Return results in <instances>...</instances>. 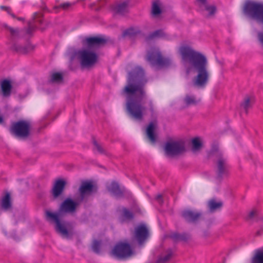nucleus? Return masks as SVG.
<instances>
[{
    "label": "nucleus",
    "mask_w": 263,
    "mask_h": 263,
    "mask_svg": "<svg viewBox=\"0 0 263 263\" xmlns=\"http://www.w3.org/2000/svg\"><path fill=\"white\" fill-rule=\"evenodd\" d=\"M147 80L143 68L136 66L128 73V84L122 90L126 99V108L128 114L134 119L142 121L145 107L143 101L146 98L144 86Z\"/></svg>",
    "instance_id": "1"
},
{
    "label": "nucleus",
    "mask_w": 263,
    "mask_h": 263,
    "mask_svg": "<svg viewBox=\"0 0 263 263\" xmlns=\"http://www.w3.org/2000/svg\"><path fill=\"white\" fill-rule=\"evenodd\" d=\"M180 53L187 74L196 71L198 72L194 84L198 87H204L209 79L207 70L208 61L204 55L197 52L188 46L180 47Z\"/></svg>",
    "instance_id": "2"
},
{
    "label": "nucleus",
    "mask_w": 263,
    "mask_h": 263,
    "mask_svg": "<svg viewBox=\"0 0 263 263\" xmlns=\"http://www.w3.org/2000/svg\"><path fill=\"white\" fill-rule=\"evenodd\" d=\"M78 204V202L73 201L70 198H67L61 204L59 213H53L49 211L46 212L47 218L55 222L56 231L64 237H67L69 233L65 226L60 221V213H73L75 212Z\"/></svg>",
    "instance_id": "3"
},
{
    "label": "nucleus",
    "mask_w": 263,
    "mask_h": 263,
    "mask_svg": "<svg viewBox=\"0 0 263 263\" xmlns=\"http://www.w3.org/2000/svg\"><path fill=\"white\" fill-rule=\"evenodd\" d=\"M243 12L249 18L263 24V3L248 1L245 3Z\"/></svg>",
    "instance_id": "4"
},
{
    "label": "nucleus",
    "mask_w": 263,
    "mask_h": 263,
    "mask_svg": "<svg viewBox=\"0 0 263 263\" xmlns=\"http://www.w3.org/2000/svg\"><path fill=\"white\" fill-rule=\"evenodd\" d=\"M146 60L152 66L158 68L167 67L172 64V60L168 58H163L159 49L155 47L148 52Z\"/></svg>",
    "instance_id": "5"
},
{
    "label": "nucleus",
    "mask_w": 263,
    "mask_h": 263,
    "mask_svg": "<svg viewBox=\"0 0 263 263\" xmlns=\"http://www.w3.org/2000/svg\"><path fill=\"white\" fill-rule=\"evenodd\" d=\"M10 132L16 137H27L30 132V124L25 120H21L12 123Z\"/></svg>",
    "instance_id": "6"
},
{
    "label": "nucleus",
    "mask_w": 263,
    "mask_h": 263,
    "mask_svg": "<svg viewBox=\"0 0 263 263\" xmlns=\"http://www.w3.org/2000/svg\"><path fill=\"white\" fill-rule=\"evenodd\" d=\"M77 55L82 67H89L97 62V54L87 49L80 50L77 52Z\"/></svg>",
    "instance_id": "7"
},
{
    "label": "nucleus",
    "mask_w": 263,
    "mask_h": 263,
    "mask_svg": "<svg viewBox=\"0 0 263 263\" xmlns=\"http://www.w3.org/2000/svg\"><path fill=\"white\" fill-rule=\"evenodd\" d=\"M164 151L167 156L173 157L183 153L185 151V146L181 141H171L165 143Z\"/></svg>",
    "instance_id": "8"
},
{
    "label": "nucleus",
    "mask_w": 263,
    "mask_h": 263,
    "mask_svg": "<svg viewBox=\"0 0 263 263\" xmlns=\"http://www.w3.org/2000/svg\"><path fill=\"white\" fill-rule=\"evenodd\" d=\"M113 254L119 258H127L132 255L133 250L129 244L120 243L117 245L112 250Z\"/></svg>",
    "instance_id": "9"
},
{
    "label": "nucleus",
    "mask_w": 263,
    "mask_h": 263,
    "mask_svg": "<svg viewBox=\"0 0 263 263\" xmlns=\"http://www.w3.org/2000/svg\"><path fill=\"white\" fill-rule=\"evenodd\" d=\"M134 236L139 245H142L148 237L149 231L144 224H141L135 228Z\"/></svg>",
    "instance_id": "10"
},
{
    "label": "nucleus",
    "mask_w": 263,
    "mask_h": 263,
    "mask_svg": "<svg viewBox=\"0 0 263 263\" xmlns=\"http://www.w3.org/2000/svg\"><path fill=\"white\" fill-rule=\"evenodd\" d=\"M217 166V173L218 177L222 178V177L226 176L228 175L229 166L226 159L222 157H220L218 158Z\"/></svg>",
    "instance_id": "11"
},
{
    "label": "nucleus",
    "mask_w": 263,
    "mask_h": 263,
    "mask_svg": "<svg viewBox=\"0 0 263 263\" xmlns=\"http://www.w3.org/2000/svg\"><path fill=\"white\" fill-rule=\"evenodd\" d=\"M129 1L126 0L122 3L112 5L111 11L114 14L124 15L128 12Z\"/></svg>",
    "instance_id": "12"
},
{
    "label": "nucleus",
    "mask_w": 263,
    "mask_h": 263,
    "mask_svg": "<svg viewBox=\"0 0 263 263\" xmlns=\"http://www.w3.org/2000/svg\"><path fill=\"white\" fill-rule=\"evenodd\" d=\"M201 213L195 211L187 210L182 213V216L188 222H195L201 216Z\"/></svg>",
    "instance_id": "13"
},
{
    "label": "nucleus",
    "mask_w": 263,
    "mask_h": 263,
    "mask_svg": "<svg viewBox=\"0 0 263 263\" xmlns=\"http://www.w3.org/2000/svg\"><path fill=\"white\" fill-rule=\"evenodd\" d=\"M43 14L41 13L35 12L33 15V21L32 22L28 23V27L26 29V33L28 34H31L34 31L36 28V25L34 24V23H39L42 24L43 23L42 20Z\"/></svg>",
    "instance_id": "14"
},
{
    "label": "nucleus",
    "mask_w": 263,
    "mask_h": 263,
    "mask_svg": "<svg viewBox=\"0 0 263 263\" xmlns=\"http://www.w3.org/2000/svg\"><path fill=\"white\" fill-rule=\"evenodd\" d=\"M94 188L95 186L90 182L85 181L82 182L79 189L81 196V201L83 200L85 195L91 193L93 191Z\"/></svg>",
    "instance_id": "15"
},
{
    "label": "nucleus",
    "mask_w": 263,
    "mask_h": 263,
    "mask_svg": "<svg viewBox=\"0 0 263 263\" xmlns=\"http://www.w3.org/2000/svg\"><path fill=\"white\" fill-rule=\"evenodd\" d=\"M157 127L156 121H153L149 123L146 128V135L148 139L153 143L156 141V136L155 134V130Z\"/></svg>",
    "instance_id": "16"
},
{
    "label": "nucleus",
    "mask_w": 263,
    "mask_h": 263,
    "mask_svg": "<svg viewBox=\"0 0 263 263\" xmlns=\"http://www.w3.org/2000/svg\"><path fill=\"white\" fill-rule=\"evenodd\" d=\"M65 185L64 180L59 179L55 183L52 190V195L54 198L59 197L62 193Z\"/></svg>",
    "instance_id": "17"
},
{
    "label": "nucleus",
    "mask_w": 263,
    "mask_h": 263,
    "mask_svg": "<svg viewBox=\"0 0 263 263\" xmlns=\"http://www.w3.org/2000/svg\"><path fill=\"white\" fill-rule=\"evenodd\" d=\"M1 208L6 211L10 210L12 207L10 194L7 193L2 198L0 203Z\"/></svg>",
    "instance_id": "18"
},
{
    "label": "nucleus",
    "mask_w": 263,
    "mask_h": 263,
    "mask_svg": "<svg viewBox=\"0 0 263 263\" xmlns=\"http://www.w3.org/2000/svg\"><path fill=\"white\" fill-rule=\"evenodd\" d=\"M86 43L90 48L99 46L106 43L104 39L99 37H92L86 39Z\"/></svg>",
    "instance_id": "19"
},
{
    "label": "nucleus",
    "mask_w": 263,
    "mask_h": 263,
    "mask_svg": "<svg viewBox=\"0 0 263 263\" xmlns=\"http://www.w3.org/2000/svg\"><path fill=\"white\" fill-rule=\"evenodd\" d=\"M1 89L4 97L9 96L12 89L10 81L6 79L3 80L1 82Z\"/></svg>",
    "instance_id": "20"
},
{
    "label": "nucleus",
    "mask_w": 263,
    "mask_h": 263,
    "mask_svg": "<svg viewBox=\"0 0 263 263\" xmlns=\"http://www.w3.org/2000/svg\"><path fill=\"white\" fill-rule=\"evenodd\" d=\"M108 190L116 196L121 197L123 195V190L120 188L119 185L116 182H112L108 186Z\"/></svg>",
    "instance_id": "21"
},
{
    "label": "nucleus",
    "mask_w": 263,
    "mask_h": 263,
    "mask_svg": "<svg viewBox=\"0 0 263 263\" xmlns=\"http://www.w3.org/2000/svg\"><path fill=\"white\" fill-rule=\"evenodd\" d=\"M173 256V251L169 249L163 252L158 258L157 263H167Z\"/></svg>",
    "instance_id": "22"
},
{
    "label": "nucleus",
    "mask_w": 263,
    "mask_h": 263,
    "mask_svg": "<svg viewBox=\"0 0 263 263\" xmlns=\"http://www.w3.org/2000/svg\"><path fill=\"white\" fill-rule=\"evenodd\" d=\"M141 33L138 28L130 27L123 32V36H128L129 38H133Z\"/></svg>",
    "instance_id": "23"
},
{
    "label": "nucleus",
    "mask_w": 263,
    "mask_h": 263,
    "mask_svg": "<svg viewBox=\"0 0 263 263\" xmlns=\"http://www.w3.org/2000/svg\"><path fill=\"white\" fill-rule=\"evenodd\" d=\"M200 101L193 95H187L183 99V102L186 106L195 105Z\"/></svg>",
    "instance_id": "24"
},
{
    "label": "nucleus",
    "mask_w": 263,
    "mask_h": 263,
    "mask_svg": "<svg viewBox=\"0 0 263 263\" xmlns=\"http://www.w3.org/2000/svg\"><path fill=\"white\" fill-rule=\"evenodd\" d=\"M29 48L30 46L28 45L22 46L18 44H14L12 47L13 50L18 53L24 54L27 53Z\"/></svg>",
    "instance_id": "25"
},
{
    "label": "nucleus",
    "mask_w": 263,
    "mask_h": 263,
    "mask_svg": "<svg viewBox=\"0 0 263 263\" xmlns=\"http://www.w3.org/2000/svg\"><path fill=\"white\" fill-rule=\"evenodd\" d=\"M208 206L211 211H214L222 206L221 201L216 202L214 199H211L208 202Z\"/></svg>",
    "instance_id": "26"
},
{
    "label": "nucleus",
    "mask_w": 263,
    "mask_h": 263,
    "mask_svg": "<svg viewBox=\"0 0 263 263\" xmlns=\"http://www.w3.org/2000/svg\"><path fill=\"white\" fill-rule=\"evenodd\" d=\"M252 263H263V249L256 251L252 259Z\"/></svg>",
    "instance_id": "27"
},
{
    "label": "nucleus",
    "mask_w": 263,
    "mask_h": 263,
    "mask_svg": "<svg viewBox=\"0 0 263 263\" xmlns=\"http://www.w3.org/2000/svg\"><path fill=\"white\" fill-rule=\"evenodd\" d=\"M171 238L175 241H186L189 238V235L185 233H174L172 234Z\"/></svg>",
    "instance_id": "28"
},
{
    "label": "nucleus",
    "mask_w": 263,
    "mask_h": 263,
    "mask_svg": "<svg viewBox=\"0 0 263 263\" xmlns=\"http://www.w3.org/2000/svg\"><path fill=\"white\" fill-rule=\"evenodd\" d=\"M74 5V3H70V2H64L60 4L59 5L55 6L54 7L55 10L57 9H62L63 10H69Z\"/></svg>",
    "instance_id": "29"
},
{
    "label": "nucleus",
    "mask_w": 263,
    "mask_h": 263,
    "mask_svg": "<svg viewBox=\"0 0 263 263\" xmlns=\"http://www.w3.org/2000/svg\"><path fill=\"white\" fill-rule=\"evenodd\" d=\"M122 220H130L133 219L134 214L126 208H123L122 215Z\"/></svg>",
    "instance_id": "30"
},
{
    "label": "nucleus",
    "mask_w": 263,
    "mask_h": 263,
    "mask_svg": "<svg viewBox=\"0 0 263 263\" xmlns=\"http://www.w3.org/2000/svg\"><path fill=\"white\" fill-rule=\"evenodd\" d=\"M165 35V33L163 30H157L153 32L150 33L147 36V40H151L154 38L163 37Z\"/></svg>",
    "instance_id": "31"
},
{
    "label": "nucleus",
    "mask_w": 263,
    "mask_h": 263,
    "mask_svg": "<svg viewBox=\"0 0 263 263\" xmlns=\"http://www.w3.org/2000/svg\"><path fill=\"white\" fill-rule=\"evenodd\" d=\"M202 143L199 138H195L192 140V151L196 152L200 149Z\"/></svg>",
    "instance_id": "32"
},
{
    "label": "nucleus",
    "mask_w": 263,
    "mask_h": 263,
    "mask_svg": "<svg viewBox=\"0 0 263 263\" xmlns=\"http://www.w3.org/2000/svg\"><path fill=\"white\" fill-rule=\"evenodd\" d=\"M63 76L60 72L53 73L51 77L50 81L51 82L60 83L63 81Z\"/></svg>",
    "instance_id": "33"
},
{
    "label": "nucleus",
    "mask_w": 263,
    "mask_h": 263,
    "mask_svg": "<svg viewBox=\"0 0 263 263\" xmlns=\"http://www.w3.org/2000/svg\"><path fill=\"white\" fill-rule=\"evenodd\" d=\"M161 10L159 6V4L157 2H154L152 6V13L154 15H157L160 14Z\"/></svg>",
    "instance_id": "34"
},
{
    "label": "nucleus",
    "mask_w": 263,
    "mask_h": 263,
    "mask_svg": "<svg viewBox=\"0 0 263 263\" xmlns=\"http://www.w3.org/2000/svg\"><path fill=\"white\" fill-rule=\"evenodd\" d=\"M101 242L98 240H95L92 245V249L96 253H99L100 252Z\"/></svg>",
    "instance_id": "35"
},
{
    "label": "nucleus",
    "mask_w": 263,
    "mask_h": 263,
    "mask_svg": "<svg viewBox=\"0 0 263 263\" xmlns=\"http://www.w3.org/2000/svg\"><path fill=\"white\" fill-rule=\"evenodd\" d=\"M241 106L244 108L246 113H247L248 109L250 106V100L249 98H246Z\"/></svg>",
    "instance_id": "36"
},
{
    "label": "nucleus",
    "mask_w": 263,
    "mask_h": 263,
    "mask_svg": "<svg viewBox=\"0 0 263 263\" xmlns=\"http://www.w3.org/2000/svg\"><path fill=\"white\" fill-rule=\"evenodd\" d=\"M0 8L2 10L6 11L7 13L9 14L12 17L16 18L15 15L12 12V10L10 7L1 6Z\"/></svg>",
    "instance_id": "37"
},
{
    "label": "nucleus",
    "mask_w": 263,
    "mask_h": 263,
    "mask_svg": "<svg viewBox=\"0 0 263 263\" xmlns=\"http://www.w3.org/2000/svg\"><path fill=\"white\" fill-rule=\"evenodd\" d=\"M205 10L208 11L209 13V15H212L215 14L216 11V8L215 6H205Z\"/></svg>",
    "instance_id": "38"
},
{
    "label": "nucleus",
    "mask_w": 263,
    "mask_h": 263,
    "mask_svg": "<svg viewBox=\"0 0 263 263\" xmlns=\"http://www.w3.org/2000/svg\"><path fill=\"white\" fill-rule=\"evenodd\" d=\"M93 144L94 145V146H95V148H94V150H96L99 153H104V150L103 149V148L101 147V145H100L95 140H93Z\"/></svg>",
    "instance_id": "39"
},
{
    "label": "nucleus",
    "mask_w": 263,
    "mask_h": 263,
    "mask_svg": "<svg viewBox=\"0 0 263 263\" xmlns=\"http://www.w3.org/2000/svg\"><path fill=\"white\" fill-rule=\"evenodd\" d=\"M196 3L201 8L203 7L205 8V6H208L206 0H196Z\"/></svg>",
    "instance_id": "40"
},
{
    "label": "nucleus",
    "mask_w": 263,
    "mask_h": 263,
    "mask_svg": "<svg viewBox=\"0 0 263 263\" xmlns=\"http://www.w3.org/2000/svg\"><path fill=\"white\" fill-rule=\"evenodd\" d=\"M256 211H251L248 215L247 216L246 218L247 220H251L252 219L254 216L256 215Z\"/></svg>",
    "instance_id": "41"
},
{
    "label": "nucleus",
    "mask_w": 263,
    "mask_h": 263,
    "mask_svg": "<svg viewBox=\"0 0 263 263\" xmlns=\"http://www.w3.org/2000/svg\"><path fill=\"white\" fill-rule=\"evenodd\" d=\"M9 30H10L11 34L12 35L14 36L18 33V29H14L12 28H10Z\"/></svg>",
    "instance_id": "42"
},
{
    "label": "nucleus",
    "mask_w": 263,
    "mask_h": 263,
    "mask_svg": "<svg viewBox=\"0 0 263 263\" xmlns=\"http://www.w3.org/2000/svg\"><path fill=\"white\" fill-rule=\"evenodd\" d=\"M258 37L261 45L263 46V32H259L258 33Z\"/></svg>",
    "instance_id": "43"
},
{
    "label": "nucleus",
    "mask_w": 263,
    "mask_h": 263,
    "mask_svg": "<svg viewBox=\"0 0 263 263\" xmlns=\"http://www.w3.org/2000/svg\"><path fill=\"white\" fill-rule=\"evenodd\" d=\"M156 199L158 200V201L159 202V203L160 204H161L163 202L162 201V196L161 195H158L156 197Z\"/></svg>",
    "instance_id": "44"
},
{
    "label": "nucleus",
    "mask_w": 263,
    "mask_h": 263,
    "mask_svg": "<svg viewBox=\"0 0 263 263\" xmlns=\"http://www.w3.org/2000/svg\"><path fill=\"white\" fill-rule=\"evenodd\" d=\"M149 105L150 107V109L152 111H153V102L151 100L149 101Z\"/></svg>",
    "instance_id": "45"
},
{
    "label": "nucleus",
    "mask_w": 263,
    "mask_h": 263,
    "mask_svg": "<svg viewBox=\"0 0 263 263\" xmlns=\"http://www.w3.org/2000/svg\"><path fill=\"white\" fill-rule=\"evenodd\" d=\"M18 21H24V18L23 17H16V18Z\"/></svg>",
    "instance_id": "46"
},
{
    "label": "nucleus",
    "mask_w": 263,
    "mask_h": 263,
    "mask_svg": "<svg viewBox=\"0 0 263 263\" xmlns=\"http://www.w3.org/2000/svg\"><path fill=\"white\" fill-rule=\"evenodd\" d=\"M4 122V119L2 116H0V124H2Z\"/></svg>",
    "instance_id": "47"
}]
</instances>
